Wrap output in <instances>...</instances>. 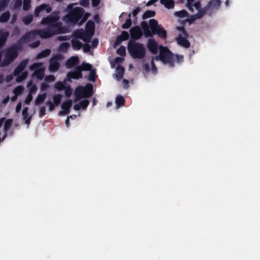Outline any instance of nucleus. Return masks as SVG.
I'll list each match as a JSON object with an SVG mask.
<instances>
[{
	"instance_id": "f257e3e1",
	"label": "nucleus",
	"mask_w": 260,
	"mask_h": 260,
	"mask_svg": "<svg viewBox=\"0 0 260 260\" xmlns=\"http://www.w3.org/2000/svg\"><path fill=\"white\" fill-rule=\"evenodd\" d=\"M139 26H135L129 30L131 37L134 40L140 39L144 35L145 38L153 37L157 35L161 39L165 40L167 37L166 30L158 21L154 19L149 21V24L146 21H143Z\"/></svg>"
},
{
	"instance_id": "f03ea898",
	"label": "nucleus",
	"mask_w": 260,
	"mask_h": 260,
	"mask_svg": "<svg viewBox=\"0 0 260 260\" xmlns=\"http://www.w3.org/2000/svg\"><path fill=\"white\" fill-rule=\"evenodd\" d=\"M222 2L220 0H211L203 8H201L200 0H187L186 7L191 12H193V7L197 10L198 13L192 15L191 19H196L202 18L205 14L211 16L212 15L220 8Z\"/></svg>"
},
{
	"instance_id": "7ed1b4c3",
	"label": "nucleus",
	"mask_w": 260,
	"mask_h": 260,
	"mask_svg": "<svg viewBox=\"0 0 260 260\" xmlns=\"http://www.w3.org/2000/svg\"><path fill=\"white\" fill-rule=\"evenodd\" d=\"M73 4H69L67 9L68 13L64 16V20L73 24H82L87 20V17H83L84 10L81 7L73 8Z\"/></svg>"
},
{
	"instance_id": "20e7f679",
	"label": "nucleus",
	"mask_w": 260,
	"mask_h": 260,
	"mask_svg": "<svg viewBox=\"0 0 260 260\" xmlns=\"http://www.w3.org/2000/svg\"><path fill=\"white\" fill-rule=\"evenodd\" d=\"M129 53L133 58H143L146 55L144 45L135 40H130L127 45Z\"/></svg>"
},
{
	"instance_id": "39448f33",
	"label": "nucleus",
	"mask_w": 260,
	"mask_h": 260,
	"mask_svg": "<svg viewBox=\"0 0 260 260\" xmlns=\"http://www.w3.org/2000/svg\"><path fill=\"white\" fill-rule=\"evenodd\" d=\"M155 59L160 60L164 64H168L170 68L174 67V55L166 47L161 45L159 46V54L158 56H155Z\"/></svg>"
},
{
	"instance_id": "423d86ee",
	"label": "nucleus",
	"mask_w": 260,
	"mask_h": 260,
	"mask_svg": "<svg viewBox=\"0 0 260 260\" xmlns=\"http://www.w3.org/2000/svg\"><path fill=\"white\" fill-rule=\"evenodd\" d=\"M176 29L180 32L179 35L176 38L178 44L184 48H188L190 44L187 39L188 37V34L185 30V27L184 26H177Z\"/></svg>"
},
{
	"instance_id": "0eeeda50",
	"label": "nucleus",
	"mask_w": 260,
	"mask_h": 260,
	"mask_svg": "<svg viewBox=\"0 0 260 260\" xmlns=\"http://www.w3.org/2000/svg\"><path fill=\"white\" fill-rule=\"evenodd\" d=\"M29 32L30 33L31 38L39 35L41 38L47 39L55 35L54 29L51 27H48L43 29L33 30Z\"/></svg>"
},
{
	"instance_id": "6e6552de",
	"label": "nucleus",
	"mask_w": 260,
	"mask_h": 260,
	"mask_svg": "<svg viewBox=\"0 0 260 260\" xmlns=\"http://www.w3.org/2000/svg\"><path fill=\"white\" fill-rule=\"evenodd\" d=\"M14 48L11 46L7 49L5 58L0 65L1 67L8 66L17 57L18 51Z\"/></svg>"
},
{
	"instance_id": "1a4fd4ad",
	"label": "nucleus",
	"mask_w": 260,
	"mask_h": 260,
	"mask_svg": "<svg viewBox=\"0 0 260 260\" xmlns=\"http://www.w3.org/2000/svg\"><path fill=\"white\" fill-rule=\"evenodd\" d=\"M59 16L58 12H53L50 15L43 18L41 23L44 25H48V27L53 28V25L59 20Z\"/></svg>"
},
{
	"instance_id": "9d476101",
	"label": "nucleus",
	"mask_w": 260,
	"mask_h": 260,
	"mask_svg": "<svg viewBox=\"0 0 260 260\" xmlns=\"http://www.w3.org/2000/svg\"><path fill=\"white\" fill-rule=\"evenodd\" d=\"M42 63H34L29 67L30 71H34L32 76H35L39 80H42L45 74V69L43 67H41Z\"/></svg>"
},
{
	"instance_id": "9b49d317",
	"label": "nucleus",
	"mask_w": 260,
	"mask_h": 260,
	"mask_svg": "<svg viewBox=\"0 0 260 260\" xmlns=\"http://www.w3.org/2000/svg\"><path fill=\"white\" fill-rule=\"evenodd\" d=\"M29 32H26L22 37L19 39L16 44L12 45L13 47H15V49L18 51L22 48L23 43L25 42H28L29 39L31 38Z\"/></svg>"
},
{
	"instance_id": "f8f14e48",
	"label": "nucleus",
	"mask_w": 260,
	"mask_h": 260,
	"mask_svg": "<svg viewBox=\"0 0 260 260\" xmlns=\"http://www.w3.org/2000/svg\"><path fill=\"white\" fill-rule=\"evenodd\" d=\"M52 10V7L50 6L49 4H42L35 8L34 12L35 15L36 17H38L41 12L45 11L47 13H49Z\"/></svg>"
},
{
	"instance_id": "ddd939ff",
	"label": "nucleus",
	"mask_w": 260,
	"mask_h": 260,
	"mask_svg": "<svg viewBox=\"0 0 260 260\" xmlns=\"http://www.w3.org/2000/svg\"><path fill=\"white\" fill-rule=\"evenodd\" d=\"M67 78H68L69 80L72 79H79L80 78H83V75L79 68L77 66H76L75 68L74 71L70 72L68 73Z\"/></svg>"
},
{
	"instance_id": "4468645a",
	"label": "nucleus",
	"mask_w": 260,
	"mask_h": 260,
	"mask_svg": "<svg viewBox=\"0 0 260 260\" xmlns=\"http://www.w3.org/2000/svg\"><path fill=\"white\" fill-rule=\"evenodd\" d=\"M85 89L84 87L82 86H78L75 90V98L74 102H77L84 97V91Z\"/></svg>"
},
{
	"instance_id": "2eb2a0df",
	"label": "nucleus",
	"mask_w": 260,
	"mask_h": 260,
	"mask_svg": "<svg viewBox=\"0 0 260 260\" xmlns=\"http://www.w3.org/2000/svg\"><path fill=\"white\" fill-rule=\"evenodd\" d=\"M28 62V59H24L21 61L19 65L15 68L14 71V76H18L25 69Z\"/></svg>"
},
{
	"instance_id": "dca6fc26",
	"label": "nucleus",
	"mask_w": 260,
	"mask_h": 260,
	"mask_svg": "<svg viewBox=\"0 0 260 260\" xmlns=\"http://www.w3.org/2000/svg\"><path fill=\"white\" fill-rule=\"evenodd\" d=\"M147 47L149 51L153 54H156L158 51L157 42L153 39H149L148 41Z\"/></svg>"
},
{
	"instance_id": "f3484780",
	"label": "nucleus",
	"mask_w": 260,
	"mask_h": 260,
	"mask_svg": "<svg viewBox=\"0 0 260 260\" xmlns=\"http://www.w3.org/2000/svg\"><path fill=\"white\" fill-rule=\"evenodd\" d=\"M93 34L87 31H79L78 36L79 38L86 43H89L91 41V37Z\"/></svg>"
},
{
	"instance_id": "a211bd4d",
	"label": "nucleus",
	"mask_w": 260,
	"mask_h": 260,
	"mask_svg": "<svg viewBox=\"0 0 260 260\" xmlns=\"http://www.w3.org/2000/svg\"><path fill=\"white\" fill-rule=\"evenodd\" d=\"M79 62V58L78 56H72L67 60L66 66L68 68L70 69L78 64Z\"/></svg>"
},
{
	"instance_id": "6ab92c4d",
	"label": "nucleus",
	"mask_w": 260,
	"mask_h": 260,
	"mask_svg": "<svg viewBox=\"0 0 260 260\" xmlns=\"http://www.w3.org/2000/svg\"><path fill=\"white\" fill-rule=\"evenodd\" d=\"M55 34H64L68 32L67 28L62 27L60 22L56 23L53 25Z\"/></svg>"
},
{
	"instance_id": "aec40b11",
	"label": "nucleus",
	"mask_w": 260,
	"mask_h": 260,
	"mask_svg": "<svg viewBox=\"0 0 260 260\" xmlns=\"http://www.w3.org/2000/svg\"><path fill=\"white\" fill-rule=\"evenodd\" d=\"M9 36L8 31L0 30V49L5 44Z\"/></svg>"
},
{
	"instance_id": "412c9836",
	"label": "nucleus",
	"mask_w": 260,
	"mask_h": 260,
	"mask_svg": "<svg viewBox=\"0 0 260 260\" xmlns=\"http://www.w3.org/2000/svg\"><path fill=\"white\" fill-rule=\"evenodd\" d=\"M84 88L85 89L84 91V97H85V98H88L91 96L92 95V85L91 83H88Z\"/></svg>"
},
{
	"instance_id": "4be33fe9",
	"label": "nucleus",
	"mask_w": 260,
	"mask_h": 260,
	"mask_svg": "<svg viewBox=\"0 0 260 260\" xmlns=\"http://www.w3.org/2000/svg\"><path fill=\"white\" fill-rule=\"evenodd\" d=\"M72 46L74 50H80L82 47V43L78 39L74 38L71 40Z\"/></svg>"
},
{
	"instance_id": "5701e85b",
	"label": "nucleus",
	"mask_w": 260,
	"mask_h": 260,
	"mask_svg": "<svg viewBox=\"0 0 260 260\" xmlns=\"http://www.w3.org/2000/svg\"><path fill=\"white\" fill-rule=\"evenodd\" d=\"M116 77L118 80H121L123 76L124 69L121 66H118L116 69Z\"/></svg>"
},
{
	"instance_id": "b1692460",
	"label": "nucleus",
	"mask_w": 260,
	"mask_h": 260,
	"mask_svg": "<svg viewBox=\"0 0 260 260\" xmlns=\"http://www.w3.org/2000/svg\"><path fill=\"white\" fill-rule=\"evenodd\" d=\"M160 2L168 9H173L175 6V2L173 0H160Z\"/></svg>"
},
{
	"instance_id": "393cba45",
	"label": "nucleus",
	"mask_w": 260,
	"mask_h": 260,
	"mask_svg": "<svg viewBox=\"0 0 260 260\" xmlns=\"http://www.w3.org/2000/svg\"><path fill=\"white\" fill-rule=\"evenodd\" d=\"M86 31L93 34L95 29L94 22L92 20H88L86 24Z\"/></svg>"
},
{
	"instance_id": "a878e982",
	"label": "nucleus",
	"mask_w": 260,
	"mask_h": 260,
	"mask_svg": "<svg viewBox=\"0 0 260 260\" xmlns=\"http://www.w3.org/2000/svg\"><path fill=\"white\" fill-rule=\"evenodd\" d=\"M72 105V101L71 100H68L63 102L61 105V108L64 111H67L68 113L70 112V109Z\"/></svg>"
},
{
	"instance_id": "bb28decb",
	"label": "nucleus",
	"mask_w": 260,
	"mask_h": 260,
	"mask_svg": "<svg viewBox=\"0 0 260 260\" xmlns=\"http://www.w3.org/2000/svg\"><path fill=\"white\" fill-rule=\"evenodd\" d=\"M81 72L82 71H90L92 69V65L89 63L83 62L80 66H77Z\"/></svg>"
},
{
	"instance_id": "cd10ccee",
	"label": "nucleus",
	"mask_w": 260,
	"mask_h": 260,
	"mask_svg": "<svg viewBox=\"0 0 260 260\" xmlns=\"http://www.w3.org/2000/svg\"><path fill=\"white\" fill-rule=\"evenodd\" d=\"M47 96V93H44L43 94H39L37 96L36 101H35V105H41L42 103L44 102L45 99Z\"/></svg>"
},
{
	"instance_id": "c85d7f7f",
	"label": "nucleus",
	"mask_w": 260,
	"mask_h": 260,
	"mask_svg": "<svg viewBox=\"0 0 260 260\" xmlns=\"http://www.w3.org/2000/svg\"><path fill=\"white\" fill-rule=\"evenodd\" d=\"M59 67V63L57 61H54L50 63L49 69L51 72H55L58 71Z\"/></svg>"
},
{
	"instance_id": "c756f323",
	"label": "nucleus",
	"mask_w": 260,
	"mask_h": 260,
	"mask_svg": "<svg viewBox=\"0 0 260 260\" xmlns=\"http://www.w3.org/2000/svg\"><path fill=\"white\" fill-rule=\"evenodd\" d=\"M50 53H51V51L50 49H45V50H43L42 51H41L40 53H39L37 55L36 58L39 59L40 58L47 57L48 56H49L50 55Z\"/></svg>"
},
{
	"instance_id": "7c9ffc66",
	"label": "nucleus",
	"mask_w": 260,
	"mask_h": 260,
	"mask_svg": "<svg viewBox=\"0 0 260 260\" xmlns=\"http://www.w3.org/2000/svg\"><path fill=\"white\" fill-rule=\"evenodd\" d=\"M10 17V14L9 11L4 12L0 16V22L5 23L8 21Z\"/></svg>"
},
{
	"instance_id": "2f4dec72",
	"label": "nucleus",
	"mask_w": 260,
	"mask_h": 260,
	"mask_svg": "<svg viewBox=\"0 0 260 260\" xmlns=\"http://www.w3.org/2000/svg\"><path fill=\"white\" fill-rule=\"evenodd\" d=\"M115 103L117 107L123 106L125 104L124 99L122 95H118L116 98Z\"/></svg>"
},
{
	"instance_id": "473e14b6",
	"label": "nucleus",
	"mask_w": 260,
	"mask_h": 260,
	"mask_svg": "<svg viewBox=\"0 0 260 260\" xmlns=\"http://www.w3.org/2000/svg\"><path fill=\"white\" fill-rule=\"evenodd\" d=\"M155 15V11L151 10H147L143 14L142 19L143 20H145L147 18L154 17Z\"/></svg>"
},
{
	"instance_id": "72a5a7b5",
	"label": "nucleus",
	"mask_w": 260,
	"mask_h": 260,
	"mask_svg": "<svg viewBox=\"0 0 260 260\" xmlns=\"http://www.w3.org/2000/svg\"><path fill=\"white\" fill-rule=\"evenodd\" d=\"M62 95L60 94H55L53 97V103L55 106H58L61 103Z\"/></svg>"
},
{
	"instance_id": "f704fd0d",
	"label": "nucleus",
	"mask_w": 260,
	"mask_h": 260,
	"mask_svg": "<svg viewBox=\"0 0 260 260\" xmlns=\"http://www.w3.org/2000/svg\"><path fill=\"white\" fill-rule=\"evenodd\" d=\"M174 15L181 18H184L188 16V13L186 10H182L180 11L175 12Z\"/></svg>"
},
{
	"instance_id": "c9c22d12",
	"label": "nucleus",
	"mask_w": 260,
	"mask_h": 260,
	"mask_svg": "<svg viewBox=\"0 0 260 260\" xmlns=\"http://www.w3.org/2000/svg\"><path fill=\"white\" fill-rule=\"evenodd\" d=\"M13 123V120L12 119H8L5 120L4 124V130L5 133H7L9 130Z\"/></svg>"
},
{
	"instance_id": "e433bc0d",
	"label": "nucleus",
	"mask_w": 260,
	"mask_h": 260,
	"mask_svg": "<svg viewBox=\"0 0 260 260\" xmlns=\"http://www.w3.org/2000/svg\"><path fill=\"white\" fill-rule=\"evenodd\" d=\"M128 19L126 20L125 22L124 23H123L122 26H121V27L123 28V29H128V28H129L132 25V20L131 19V14L129 13L128 15Z\"/></svg>"
},
{
	"instance_id": "4c0bfd02",
	"label": "nucleus",
	"mask_w": 260,
	"mask_h": 260,
	"mask_svg": "<svg viewBox=\"0 0 260 260\" xmlns=\"http://www.w3.org/2000/svg\"><path fill=\"white\" fill-rule=\"evenodd\" d=\"M33 20V16L31 14H28L22 18V21L25 25L30 24Z\"/></svg>"
},
{
	"instance_id": "58836bf2",
	"label": "nucleus",
	"mask_w": 260,
	"mask_h": 260,
	"mask_svg": "<svg viewBox=\"0 0 260 260\" xmlns=\"http://www.w3.org/2000/svg\"><path fill=\"white\" fill-rule=\"evenodd\" d=\"M32 81L30 80L27 84V86H30L29 93L32 94H35L37 91V87L35 84H32Z\"/></svg>"
},
{
	"instance_id": "ea45409f",
	"label": "nucleus",
	"mask_w": 260,
	"mask_h": 260,
	"mask_svg": "<svg viewBox=\"0 0 260 260\" xmlns=\"http://www.w3.org/2000/svg\"><path fill=\"white\" fill-rule=\"evenodd\" d=\"M70 46V44L68 42H64L61 43L59 47V49L61 52H66L67 51L68 48Z\"/></svg>"
},
{
	"instance_id": "a19ab883",
	"label": "nucleus",
	"mask_w": 260,
	"mask_h": 260,
	"mask_svg": "<svg viewBox=\"0 0 260 260\" xmlns=\"http://www.w3.org/2000/svg\"><path fill=\"white\" fill-rule=\"evenodd\" d=\"M28 72L27 71L22 72V74L16 78V81L18 82L22 81L26 78Z\"/></svg>"
},
{
	"instance_id": "79ce46f5",
	"label": "nucleus",
	"mask_w": 260,
	"mask_h": 260,
	"mask_svg": "<svg viewBox=\"0 0 260 260\" xmlns=\"http://www.w3.org/2000/svg\"><path fill=\"white\" fill-rule=\"evenodd\" d=\"M55 88L57 90L60 91L65 88L64 84L61 81H57L54 85Z\"/></svg>"
},
{
	"instance_id": "37998d69",
	"label": "nucleus",
	"mask_w": 260,
	"mask_h": 260,
	"mask_svg": "<svg viewBox=\"0 0 260 260\" xmlns=\"http://www.w3.org/2000/svg\"><path fill=\"white\" fill-rule=\"evenodd\" d=\"M10 0H1L0 1V11H2L8 6Z\"/></svg>"
},
{
	"instance_id": "c03bdc74",
	"label": "nucleus",
	"mask_w": 260,
	"mask_h": 260,
	"mask_svg": "<svg viewBox=\"0 0 260 260\" xmlns=\"http://www.w3.org/2000/svg\"><path fill=\"white\" fill-rule=\"evenodd\" d=\"M30 4V0H23V9L24 11L28 10L31 7Z\"/></svg>"
},
{
	"instance_id": "a18cd8bd",
	"label": "nucleus",
	"mask_w": 260,
	"mask_h": 260,
	"mask_svg": "<svg viewBox=\"0 0 260 260\" xmlns=\"http://www.w3.org/2000/svg\"><path fill=\"white\" fill-rule=\"evenodd\" d=\"M24 90V88L21 86H18L16 87H15L13 90L14 93L16 95H18L20 94H21Z\"/></svg>"
},
{
	"instance_id": "49530a36",
	"label": "nucleus",
	"mask_w": 260,
	"mask_h": 260,
	"mask_svg": "<svg viewBox=\"0 0 260 260\" xmlns=\"http://www.w3.org/2000/svg\"><path fill=\"white\" fill-rule=\"evenodd\" d=\"M88 80L92 82H94L96 79V73L95 70L90 71Z\"/></svg>"
},
{
	"instance_id": "de8ad7c7",
	"label": "nucleus",
	"mask_w": 260,
	"mask_h": 260,
	"mask_svg": "<svg viewBox=\"0 0 260 260\" xmlns=\"http://www.w3.org/2000/svg\"><path fill=\"white\" fill-rule=\"evenodd\" d=\"M80 105H81V108L83 109H85L88 106L89 104V102L88 100H83L80 101L79 103Z\"/></svg>"
},
{
	"instance_id": "09e8293b",
	"label": "nucleus",
	"mask_w": 260,
	"mask_h": 260,
	"mask_svg": "<svg viewBox=\"0 0 260 260\" xmlns=\"http://www.w3.org/2000/svg\"><path fill=\"white\" fill-rule=\"evenodd\" d=\"M117 53L121 56H124L125 54V48L123 46H120L117 50Z\"/></svg>"
},
{
	"instance_id": "8fccbe9b",
	"label": "nucleus",
	"mask_w": 260,
	"mask_h": 260,
	"mask_svg": "<svg viewBox=\"0 0 260 260\" xmlns=\"http://www.w3.org/2000/svg\"><path fill=\"white\" fill-rule=\"evenodd\" d=\"M22 115L23 119H26L29 117L28 108L27 107H25L23 108Z\"/></svg>"
},
{
	"instance_id": "3c124183",
	"label": "nucleus",
	"mask_w": 260,
	"mask_h": 260,
	"mask_svg": "<svg viewBox=\"0 0 260 260\" xmlns=\"http://www.w3.org/2000/svg\"><path fill=\"white\" fill-rule=\"evenodd\" d=\"M64 89V93L66 96L68 98L70 97L72 94V89L71 88L70 86H68L67 88L65 87Z\"/></svg>"
},
{
	"instance_id": "603ef678",
	"label": "nucleus",
	"mask_w": 260,
	"mask_h": 260,
	"mask_svg": "<svg viewBox=\"0 0 260 260\" xmlns=\"http://www.w3.org/2000/svg\"><path fill=\"white\" fill-rule=\"evenodd\" d=\"M120 36L124 41L128 40L129 37V34L127 31L124 30L121 32V34Z\"/></svg>"
},
{
	"instance_id": "864d4df0",
	"label": "nucleus",
	"mask_w": 260,
	"mask_h": 260,
	"mask_svg": "<svg viewBox=\"0 0 260 260\" xmlns=\"http://www.w3.org/2000/svg\"><path fill=\"white\" fill-rule=\"evenodd\" d=\"M46 105L49 106V111H52L54 110L56 107L54 104L51 101H48L46 103Z\"/></svg>"
},
{
	"instance_id": "5fc2aeb1",
	"label": "nucleus",
	"mask_w": 260,
	"mask_h": 260,
	"mask_svg": "<svg viewBox=\"0 0 260 260\" xmlns=\"http://www.w3.org/2000/svg\"><path fill=\"white\" fill-rule=\"evenodd\" d=\"M46 114V107L44 106H41L39 110V117L42 118Z\"/></svg>"
},
{
	"instance_id": "6e6d98bb",
	"label": "nucleus",
	"mask_w": 260,
	"mask_h": 260,
	"mask_svg": "<svg viewBox=\"0 0 260 260\" xmlns=\"http://www.w3.org/2000/svg\"><path fill=\"white\" fill-rule=\"evenodd\" d=\"M151 72L152 73L155 74L157 73V68L155 65L153 58H152L151 60Z\"/></svg>"
},
{
	"instance_id": "4d7b16f0",
	"label": "nucleus",
	"mask_w": 260,
	"mask_h": 260,
	"mask_svg": "<svg viewBox=\"0 0 260 260\" xmlns=\"http://www.w3.org/2000/svg\"><path fill=\"white\" fill-rule=\"evenodd\" d=\"M22 5V1L21 0H15V2L14 4V8L15 9H18L21 7Z\"/></svg>"
},
{
	"instance_id": "13d9d810",
	"label": "nucleus",
	"mask_w": 260,
	"mask_h": 260,
	"mask_svg": "<svg viewBox=\"0 0 260 260\" xmlns=\"http://www.w3.org/2000/svg\"><path fill=\"white\" fill-rule=\"evenodd\" d=\"M83 51L85 53L89 52L90 51L91 47L88 44H85L82 45Z\"/></svg>"
},
{
	"instance_id": "bf43d9fd",
	"label": "nucleus",
	"mask_w": 260,
	"mask_h": 260,
	"mask_svg": "<svg viewBox=\"0 0 260 260\" xmlns=\"http://www.w3.org/2000/svg\"><path fill=\"white\" fill-rule=\"evenodd\" d=\"M32 100V94L28 93L26 97L25 100V103L27 105H29Z\"/></svg>"
},
{
	"instance_id": "052dcab7",
	"label": "nucleus",
	"mask_w": 260,
	"mask_h": 260,
	"mask_svg": "<svg viewBox=\"0 0 260 260\" xmlns=\"http://www.w3.org/2000/svg\"><path fill=\"white\" fill-rule=\"evenodd\" d=\"M175 57L178 63H181V62H182L183 61V55L176 54V55H174V58Z\"/></svg>"
},
{
	"instance_id": "680f3d73",
	"label": "nucleus",
	"mask_w": 260,
	"mask_h": 260,
	"mask_svg": "<svg viewBox=\"0 0 260 260\" xmlns=\"http://www.w3.org/2000/svg\"><path fill=\"white\" fill-rule=\"evenodd\" d=\"M45 80L48 82H53L55 80V77L53 75L46 76Z\"/></svg>"
},
{
	"instance_id": "e2e57ef3",
	"label": "nucleus",
	"mask_w": 260,
	"mask_h": 260,
	"mask_svg": "<svg viewBox=\"0 0 260 260\" xmlns=\"http://www.w3.org/2000/svg\"><path fill=\"white\" fill-rule=\"evenodd\" d=\"M89 0H80V5L84 7H87L89 6Z\"/></svg>"
},
{
	"instance_id": "0e129e2a",
	"label": "nucleus",
	"mask_w": 260,
	"mask_h": 260,
	"mask_svg": "<svg viewBox=\"0 0 260 260\" xmlns=\"http://www.w3.org/2000/svg\"><path fill=\"white\" fill-rule=\"evenodd\" d=\"M141 9L139 7L137 8L136 9H135L133 12H132V15L134 17H137V15L141 11Z\"/></svg>"
},
{
	"instance_id": "69168bd1",
	"label": "nucleus",
	"mask_w": 260,
	"mask_h": 260,
	"mask_svg": "<svg viewBox=\"0 0 260 260\" xmlns=\"http://www.w3.org/2000/svg\"><path fill=\"white\" fill-rule=\"evenodd\" d=\"M124 40L122 39V38L121 37V36L120 35H119L116 37V41H115L114 44L115 45H118L120 44H121L122 43V42Z\"/></svg>"
},
{
	"instance_id": "338daca9",
	"label": "nucleus",
	"mask_w": 260,
	"mask_h": 260,
	"mask_svg": "<svg viewBox=\"0 0 260 260\" xmlns=\"http://www.w3.org/2000/svg\"><path fill=\"white\" fill-rule=\"evenodd\" d=\"M70 39V37L68 36H60L57 37V40L60 41H67Z\"/></svg>"
},
{
	"instance_id": "774afa93",
	"label": "nucleus",
	"mask_w": 260,
	"mask_h": 260,
	"mask_svg": "<svg viewBox=\"0 0 260 260\" xmlns=\"http://www.w3.org/2000/svg\"><path fill=\"white\" fill-rule=\"evenodd\" d=\"M142 66H143V70L145 71V73H149V72L150 71V67H149V63H144L142 65Z\"/></svg>"
}]
</instances>
